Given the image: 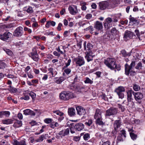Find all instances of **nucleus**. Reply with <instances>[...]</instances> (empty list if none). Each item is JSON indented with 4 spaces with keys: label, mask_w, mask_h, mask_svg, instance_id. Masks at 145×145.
I'll list each match as a JSON object with an SVG mask.
<instances>
[{
    "label": "nucleus",
    "mask_w": 145,
    "mask_h": 145,
    "mask_svg": "<svg viewBox=\"0 0 145 145\" xmlns=\"http://www.w3.org/2000/svg\"><path fill=\"white\" fill-rule=\"evenodd\" d=\"M13 122V120L11 119H8L3 120L2 121V123L4 124H9L12 123Z\"/></svg>",
    "instance_id": "obj_27"
},
{
    "label": "nucleus",
    "mask_w": 145,
    "mask_h": 145,
    "mask_svg": "<svg viewBox=\"0 0 145 145\" xmlns=\"http://www.w3.org/2000/svg\"><path fill=\"white\" fill-rule=\"evenodd\" d=\"M94 27L98 31H101L103 28L102 23L99 21H97L95 23Z\"/></svg>",
    "instance_id": "obj_14"
},
{
    "label": "nucleus",
    "mask_w": 145,
    "mask_h": 145,
    "mask_svg": "<svg viewBox=\"0 0 145 145\" xmlns=\"http://www.w3.org/2000/svg\"><path fill=\"white\" fill-rule=\"evenodd\" d=\"M54 69L53 68H50L48 69L49 71L48 74H50L51 77H53L57 74V72L56 71H54Z\"/></svg>",
    "instance_id": "obj_19"
},
{
    "label": "nucleus",
    "mask_w": 145,
    "mask_h": 145,
    "mask_svg": "<svg viewBox=\"0 0 145 145\" xmlns=\"http://www.w3.org/2000/svg\"><path fill=\"white\" fill-rule=\"evenodd\" d=\"M68 10L70 13L72 15H75L78 13V10L76 6L71 5L69 6Z\"/></svg>",
    "instance_id": "obj_6"
},
{
    "label": "nucleus",
    "mask_w": 145,
    "mask_h": 145,
    "mask_svg": "<svg viewBox=\"0 0 145 145\" xmlns=\"http://www.w3.org/2000/svg\"><path fill=\"white\" fill-rule=\"evenodd\" d=\"M125 90V89L123 87L120 86L116 89L115 91L117 93V94L118 95L121 93L124 92Z\"/></svg>",
    "instance_id": "obj_21"
},
{
    "label": "nucleus",
    "mask_w": 145,
    "mask_h": 145,
    "mask_svg": "<svg viewBox=\"0 0 145 145\" xmlns=\"http://www.w3.org/2000/svg\"><path fill=\"white\" fill-rule=\"evenodd\" d=\"M85 79L86 80L84 81V82L85 83L89 84H91L93 83V81L91 79H90L89 78L86 77V78Z\"/></svg>",
    "instance_id": "obj_33"
},
{
    "label": "nucleus",
    "mask_w": 145,
    "mask_h": 145,
    "mask_svg": "<svg viewBox=\"0 0 145 145\" xmlns=\"http://www.w3.org/2000/svg\"><path fill=\"white\" fill-rule=\"evenodd\" d=\"M111 32L113 35H115L117 34L118 31L115 28H113L112 29Z\"/></svg>",
    "instance_id": "obj_43"
},
{
    "label": "nucleus",
    "mask_w": 145,
    "mask_h": 145,
    "mask_svg": "<svg viewBox=\"0 0 145 145\" xmlns=\"http://www.w3.org/2000/svg\"><path fill=\"white\" fill-rule=\"evenodd\" d=\"M135 65V61H132L130 65H129L127 63L125 65V74L127 75H128L130 70L132 69V67H134Z\"/></svg>",
    "instance_id": "obj_5"
},
{
    "label": "nucleus",
    "mask_w": 145,
    "mask_h": 145,
    "mask_svg": "<svg viewBox=\"0 0 145 145\" xmlns=\"http://www.w3.org/2000/svg\"><path fill=\"white\" fill-rule=\"evenodd\" d=\"M121 125V121L119 120H116L115 121L114 126L115 127L117 128L120 127Z\"/></svg>",
    "instance_id": "obj_30"
},
{
    "label": "nucleus",
    "mask_w": 145,
    "mask_h": 145,
    "mask_svg": "<svg viewBox=\"0 0 145 145\" xmlns=\"http://www.w3.org/2000/svg\"><path fill=\"white\" fill-rule=\"evenodd\" d=\"M92 120L91 119H89L87 120L85 124L86 125L90 126L92 124Z\"/></svg>",
    "instance_id": "obj_32"
},
{
    "label": "nucleus",
    "mask_w": 145,
    "mask_h": 145,
    "mask_svg": "<svg viewBox=\"0 0 145 145\" xmlns=\"http://www.w3.org/2000/svg\"><path fill=\"white\" fill-rule=\"evenodd\" d=\"M65 12V8H63L60 11V13L61 15H63Z\"/></svg>",
    "instance_id": "obj_63"
},
{
    "label": "nucleus",
    "mask_w": 145,
    "mask_h": 145,
    "mask_svg": "<svg viewBox=\"0 0 145 145\" xmlns=\"http://www.w3.org/2000/svg\"><path fill=\"white\" fill-rule=\"evenodd\" d=\"M99 5L101 9L104 10L108 6L109 3L106 1L101 2L99 3Z\"/></svg>",
    "instance_id": "obj_15"
},
{
    "label": "nucleus",
    "mask_w": 145,
    "mask_h": 145,
    "mask_svg": "<svg viewBox=\"0 0 145 145\" xmlns=\"http://www.w3.org/2000/svg\"><path fill=\"white\" fill-rule=\"evenodd\" d=\"M85 58L88 62L93 60V56L92 55L93 53L91 51H87L85 52Z\"/></svg>",
    "instance_id": "obj_10"
},
{
    "label": "nucleus",
    "mask_w": 145,
    "mask_h": 145,
    "mask_svg": "<svg viewBox=\"0 0 145 145\" xmlns=\"http://www.w3.org/2000/svg\"><path fill=\"white\" fill-rule=\"evenodd\" d=\"M31 57L34 61H37L39 59L38 55L37 54H36L35 55H32Z\"/></svg>",
    "instance_id": "obj_35"
},
{
    "label": "nucleus",
    "mask_w": 145,
    "mask_h": 145,
    "mask_svg": "<svg viewBox=\"0 0 145 145\" xmlns=\"http://www.w3.org/2000/svg\"><path fill=\"white\" fill-rule=\"evenodd\" d=\"M135 32L137 37H138V39H140V33L139 30L138 29H136L135 30Z\"/></svg>",
    "instance_id": "obj_53"
},
{
    "label": "nucleus",
    "mask_w": 145,
    "mask_h": 145,
    "mask_svg": "<svg viewBox=\"0 0 145 145\" xmlns=\"http://www.w3.org/2000/svg\"><path fill=\"white\" fill-rule=\"evenodd\" d=\"M86 42H85L84 43V49L85 50H88L89 51H90L89 50L92 47V44H90V43H88L87 45V49H86Z\"/></svg>",
    "instance_id": "obj_22"
},
{
    "label": "nucleus",
    "mask_w": 145,
    "mask_h": 145,
    "mask_svg": "<svg viewBox=\"0 0 145 145\" xmlns=\"http://www.w3.org/2000/svg\"><path fill=\"white\" fill-rule=\"evenodd\" d=\"M121 53L123 56L124 57H125L127 56H130V54L129 53H127L126 51L125 50H122L121 52Z\"/></svg>",
    "instance_id": "obj_39"
},
{
    "label": "nucleus",
    "mask_w": 145,
    "mask_h": 145,
    "mask_svg": "<svg viewBox=\"0 0 145 145\" xmlns=\"http://www.w3.org/2000/svg\"><path fill=\"white\" fill-rule=\"evenodd\" d=\"M117 112V110L116 108L111 107L106 111L105 116H110L116 115Z\"/></svg>",
    "instance_id": "obj_4"
},
{
    "label": "nucleus",
    "mask_w": 145,
    "mask_h": 145,
    "mask_svg": "<svg viewBox=\"0 0 145 145\" xmlns=\"http://www.w3.org/2000/svg\"><path fill=\"white\" fill-rule=\"evenodd\" d=\"M102 112L99 109H97L94 118L95 120H97L102 118Z\"/></svg>",
    "instance_id": "obj_13"
},
{
    "label": "nucleus",
    "mask_w": 145,
    "mask_h": 145,
    "mask_svg": "<svg viewBox=\"0 0 145 145\" xmlns=\"http://www.w3.org/2000/svg\"><path fill=\"white\" fill-rule=\"evenodd\" d=\"M63 136H65L66 135H67L69 133L70 129L69 128H67L66 129L63 130Z\"/></svg>",
    "instance_id": "obj_41"
},
{
    "label": "nucleus",
    "mask_w": 145,
    "mask_h": 145,
    "mask_svg": "<svg viewBox=\"0 0 145 145\" xmlns=\"http://www.w3.org/2000/svg\"><path fill=\"white\" fill-rule=\"evenodd\" d=\"M76 65L80 67L84 65L85 64V61L84 58L82 57H78L75 60Z\"/></svg>",
    "instance_id": "obj_9"
},
{
    "label": "nucleus",
    "mask_w": 145,
    "mask_h": 145,
    "mask_svg": "<svg viewBox=\"0 0 145 145\" xmlns=\"http://www.w3.org/2000/svg\"><path fill=\"white\" fill-rule=\"evenodd\" d=\"M134 92H135L132 90H128L127 91V100H133L132 94H133V95Z\"/></svg>",
    "instance_id": "obj_20"
},
{
    "label": "nucleus",
    "mask_w": 145,
    "mask_h": 145,
    "mask_svg": "<svg viewBox=\"0 0 145 145\" xmlns=\"http://www.w3.org/2000/svg\"><path fill=\"white\" fill-rule=\"evenodd\" d=\"M80 139V137L78 136L75 137L74 138V140L76 141H78Z\"/></svg>",
    "instance_id": "obj_60"
},
{
    "label": "nucleus",
    "mask_w": 145,
    "mask_h": 145,
    "mask_svg": "<svg viewBox=\"0 0 145 145\" xmlns=\"http://www.w3.org/2000/svg\"><path fill=\"white\" fill-rule=\"evenodd\" d=\"M133 95L135 100L139 103L142 102L141 100L143 97V94L140 92H134Z\"/></svg>",
    "instance_id": "obj_3"
},
{
    "label": "nucleus",
    "mask_w": 145,
    "mask_h": 145,
    "mask_svg": "<svg viewBox=\"0 0 145 145\" xmlns=\"http://www.w3.org/2000/svg\"><path fill=\"white\" fill-rule=\"evenodd\" d=\"M71 62V59H68L67 62L65 63V66L63 67V69L66 68L69 66L70 65Z\"/></svg>",
    "instance_id": "obj_46"
},
{
    "label": "nucleus",
    "mask_w": 145,
    "mask_h": 145,
    "mask_svg": "<svg viewBox=\"0 0 145 145\" xmlns=\"http://www.w3.org/2000/svg\"><path fill=\"white\" fill-rule=\"evenodd\" d=\"M130 134L131 138L133 140H135L137 137V135L132 132H130Z\"/></svg>",
    "instance_id": "obj_44"
},
{
    "label": "nucleus",
    "mask_w": 145,
    "mask_h": 145,
    "mask_svg": "<svg viewBox=\"0 0 145 145\" xmlns=\"http://www.w3.org/2000/svg\"><path fill=\"white\" fill-rule=\"evenodd\" d=\"M54 80L55 83L57 84H60L64 80V79L63 77L60 76L59 77H55L54 78Z\"/></svg>",
    "instance_id": "obj_18"
},
{
    "label": "nucleus",
    "mask_w": 145,
    "mask_h": 145,
    "mask_svg": "<svg viewBox=\"0 0 145 145\" xmlns=\"http://www.w3.org/2000/svg\"><path fill=\"white\" fill-rule=\"evenodd\" d=\"M132 100H127L128 103L127 105L130 107H132L134 104L131 101Z\"/></svg>",
    "instance_id": "obj_48"
},
{
    "label": "nucleus",
    "mask_w": 145,
    "mask_h": 145,
    "mask_svg": "<svg viewBox=\"0 0 145 145\" xmlns=\"http://www.w3.org/2000/svg\"><path fill=\"white\" fill-rule=\"evenodd\" d=\"M56 50L58 52H59L61 54H64V52L62 51L61 50L59 46H58V48H56Z\"/></svg>",
    "instance_id": "obj_59"
},
{
    "label": "nucleus",
    "mask_w": 145,
    "mask_h": 145,
    "mask_svg": "<svg viewBox=\"0 0 145 145\" xmlns=\"http://www.w3.org/2000/svg\"><path fill=\"white\" fill-rule=\"evenodd\" d=\"M118 95L120 98L122 99L124 97V94L123 92L118 94Z\"/></svg>",
    "instance_id": "obj_58"
},
{
    "label": "nucleus",
    "mask_w": 145,
    "mask_h": 145,
    "mask_svg": "<svg viewBox=\"0 0 145 145\" xmlns=\"http://www.w3.org/2000/svg\"><path fill=\"white\" fill-rule=\"evenodd\" d=\"M76 109L77 111V114L80 115H82L86 113L85 109L82 106H78L76 107Z\"/></svg>",
    "instance_id": "obj_12"
},
{
    "label": "nucleus",
    "mask_w": 145,
    "mask_h": 145,
    "mask_svg": "<svg viewBox=\"0 0 145 145\" xmlns=\"http://www.w3.org/2000/svg\"><path fill=\"white\" fill-rule=\"evenodd\" d=\"M92 15L90 14H87L86 16V18L87 19H90L92 17Z\"/></svg>",
    "instance_id": "obj_56"
},
{
    "label": "nucleus",
    "mask_w": 145,
    "mask_h": 145,
    "mask_svg": "<svg viewBox=\"0 0 145 145\" xmlns=\"http://www.w3.org/2000/svg\"><path fill=\"white\" fill-rule=\"evenodd\" d=\"M23 34V28L19 27L17 28L15 30L13 35L16 37H20L22 36Z\"/></svg>",
    "instance_id": "obj_8"
},
{
    "label": "nucleus",
    "mask_w": 145,
    "mask_h": 145,
    "mask_svg": "<svg viewBox=\"0 0 145 145\" xmlns=\"http://www.w3.org/2000/svg\"><path fill=\"white\" fill-rule=\"evenodd\" d=\"M104 63L108 67L112 70L116 69L118 71H119L121 69L120 65L116 64V60L114 58H108L105 60Z\"/></svg>",
    "instance_id": "obj_1"
},
{
    "label": "nucleus",
    "mask_w": 145,
    "mask_h": 145,
    "mask_svg": "<svg viewBox=\"0 0 145 145\" xmlns=\"http://www.w3.org/2000/svg\"><path fill=\"white\" fill-rule=\"evenodd\" d=\"M64 72L67 74H69L71 72L70 69L67 68L64 70Z\"/></svg>",
    "instance_id": "obj_52"
},
{
    "label": "nucleus",
    "mask_w": 145,
    "mask_h": 145,
    "mask_svg": "<svg viewBox=\"0 0 145 145\" xmlns=\"http://www.w3.org/2000/svg\"><path fill=\"white\" fill-rule=\"evenodd\" d=\"M105 21L107 24H109V23L111 22L112 21V19L110 18H108L106 19Z\"/></svg>",
    "instance_id": "obj_55"
},
{
    "label": "nucleus",
    "mask_w": 145,
    "mask_h": 145,
    "mask_svg": "<svg viewBox=\"0 0 145 145\" xmlns=\"http://www.w3.org/2000/svg\"><path fill=\"white\" fill-rule=\"evenodd\" d=\"M142 67L143 66L142 63L140 62H139L137 64L135 68L136 69L140 70L142 69Z\"/></svg>",
    "instance_id": "obj_36"
},
{
    "label": "nucleus",
    "mask_w": 145,
    "mask_h": 145,
    "mask_svg": "<svg viewBox=\"0 0 145 145\" xmlns=\"http://www.w3.org/2000/svg\"><path fill=\"white\" fill-rule=\"evenodd\" d=\"M62 24L61 23H60L59 24L58 26L57 27V30L60 31L61 30V27L62 26Z\"/></svg>",
    "instance_id": "obj_57"
},
{
    "label": "nucleus",
    "mask_w": 145,
    "mask_h": 145,
    "mask_svg": "<svg viewBox=\"0 0 145 145\" xmlns=\"http://www.w3.org/2000/svg\"><path fill=\"white\" fill-rule=\"evenodd\" d=\"M53 112L54 113L60 116H62L64 114V113L63 112H61L59 110L54 111H53Z\"/></svg>",
    "instance_id": "obj_31"
},
{
    "label": "nucleus",
    "mask_w": 145,
    "mask_h": 145,
    "mask_svg": "<svg viewBox=\"0 0 145 145\" xmlns=\"http://www.w3.org/2000/svg\"><path fill=\"white\" fill-rule=\"evenodd\" d=\"M57 133L58 135H59L62 137H64V136H63V130L60 131L59 133Z\"/></svg>",
    "instance_id": "obj_62"
},
{
    "label": "nucleus",
    "mask_w": 145,
    "mask_h": 145,
    "mask_svg": "<svg viewBox=\"0 0 145 145\" xmlns=\"http://www.w3.org/2000/svg\"><path fill=\"white\" fill-rule=\"evenodd\" d=\"M74 94L68 91H63L59 94L60 99L62 100L67 101L74 97Z\"/></svg>",
    "instance_id": "obj_2"
},
{
    "label": "nucleus",
    "mask_w": 145,
    "mask_h": 145,
    "mask_svg": "<svg viewBox=\"0 0 145 145\" xmlns=\"http://www.w3.org/2000/svg\"><path fill=\"white\" fill-rule=\"evenodd\" d=\"M14 145H26V144L25 140H23L20 142L16 140L14 142Z\"/></svg>",
    "instance_id": "obj_25"
},
{
    "label": "nucleus",
    "mask_w": 145,
    "mask_h": 145,
    "mask_svg": "<svg viewBox=\"0 0 145 145\" xmlns=\"http://www.w3.org/2000/svg\"><path fill=\"white\" fill-rule=\"evenodd\" d=\"M8 88V90L11 93H15L17 91V89L16 88H14L11 86H9Z\"/></svg>",
    "instance_id": "obj_26"
},
{
    "label": "nucleus",
    "mask_w": 145,
    "mask_h": 145,
    "mask_svg": "<svg viewBox=\"0 0 145 145\" xmlns=\"http://www.w3.org/2000/svg\"><path fill=\"white\" fill-rule=\"evenodd\" d=\"M11 35L12 34L7 32L5 33L3 35L0 34V39L4 41H7L8 40Z\"/></svg>",
    "instance_id": "obj_7"
},
{
    "label": "nucleus",
    "mask_w": 145,
    "mask_h": 145,
    "mask_svg": "<svg viewBox=\"0 0 145 145\" xmlns=\"http://www.w3.org/2000/svg\"><path fill=\"white\" fill-rule=\"evenodd\" d=\"M86 3L85 2L81 3V9L82 10H86L87 8L86 6Z\"/></svg>",
    "instance_id": "obj_38"
},
{
    "label": "nucleus",
    "mask_w": 145,
    "mask_h": 145,
    "mask_svg": "<svg viewBox=\"0 0 145 145\" xmlns=\"http://www.w3.org/2000/svg\"><path fill=\"white\" fill-rule=\"evenodd\" d=\"M3 113L4 115H5L6 117L9 116L10 114V113L8 111H3Z\"/></svg>",
    "instance_id": "obj_54"
},
{
    "label": "nucleus",
    "mask_w": 145,
    "mask_h": 145,
    "mask_svg": "<svg viewBox=\"0 0 145 145\" xmlns=\"http://www.w3.org/2000/svg\"><path fill=\"white\" fill-rule=\"evenodd\" d=\"M53 54L56 56L59 57L60 56V54L58 53L56 51H54L53 52Z\"/></svg>",
    "instance_id": "obj_61"
},
{
    "label": "nucleus",
    "mask_w": 145,
    "mask_h": 145,
    "mask_svg": "<svg viewBox=\"0 0 145 145\" xmlns=\"http://www.w3.org/2000/svg\"><path fill=\"white\" fill-rule=\"evenodd\" d=\"M102 142H103L102 145H110V142L108 141L105 142L104 138L102 139Z\"/></svg>",
    "instance_id": "obj_50"
},
{
    "label": "nucleus",
    "mask_w": 145,
    "mask_h": 145,
    "mask_svg": "<svg viewBox=\"0 0 145 145\" xmlns=\"http://www.w3.org/2000/svg\"><path fill=\"white\" fill-rule=\"evenodd\" d=\"M44 137L45 136L44 135H41L38 139L35 140V141L37 142H41L43 140Z\"/></svg>",
    "instance_id": "obj_37"
},
{
    "label": "nucleus",
    "mask_w": 145,
    "mask_h": 145,
    "mask_svg": "<svg viewBox=\"0 0 145 145\" xmlns=\"http://www.w3.org/2000/svg\"><path fill=\"white\" fill-rule=\"evenodd\" d=\"M52 121V119L50 118H46L44 120V122L47 124L51 123Z\"/></svg>",
    "instance_id": "obj_42"
},
{
    "label": "nucleus",
    "mask_w": 145,
    "mask_h": 145,
    "mask_svg": "<svg viewBox=\"0 0 145 145\" xmlns=\"http://www.w3.org/2000/svg\"><path fill=\"white\" fill-rule=\"evenodd\" d=\"M31 96L33 100H34L36 98V95L34 93L31 92L29 94Z\"/></svg>",
    "instance_id": "obj_49"
},
{
    "label": "nucleus",
    "mask_w": 145,
    "mask_h": 145,
    "mask_svg": "<svg viewBox=\"0 0 145 145\" xmlns=\"http://www.w3.org/2000/svg\"><path fill=\"white\" fill-rule=\"evenodd\" d=\"M6 67V64L2 61H0V69H4Z\"/></svg>",
    "instance_id": "obj_45"
},
{
    "label": "nucleus",
    "mask_w": 145,
    "mask_h": 145,
    "mask_svg": "<svg viewBox=\"0 0 145 145\" xmlns=\"http://www.w3.org/2000/svg\"><path fill=\"white\" fill-rule=\"evenodd\" d=\"M18 116L20 120H22L23 118V115L21 113H18Z\"/></svg>",
    "instance_id": "obj_64"
},
{
    "label": "nucleus",
    "mask_w": 145,
    "mask_h": 145,
    "mask_svg": "<svg viewBox=\"0 0 145 145\" xmlns=\"http://www.w3.org/2000/svg\"><path fill=\"white\" fill-rule=\"evenodd\" d=\"M74 127L77 131H80L84 128V125L82 123H79L76 124Z\"/></svg>",
    "instance_id": "obj_17"
},
{
    "label": "nucleus",
    "mask_w": 145,
    "mask_h": 145,
    "mask_svg": "<svg viewBox=\"0 0 145 145\" xmlns=\"http://www.w3.org/2000/svg\"><path fill=\"white\" fill-rule=\"evenodd\" d=\"M84 139L87 140L89 138V135L88 133L85 134L83 136Z\"/></svg>",
    "instance_id": "obj_47"
},
{
    "label": "nucleus",
    "mask_w": 145,
    "mask_h": 145,
    "mask_svg": "<svg viewBox=\"0 0 145 145\" xmlns=\"http://www.w3.org/2000/svg\"><path fill=\"white\" fill-rule=\"evenodd\" d=\"M3 49L6 52V53L9 56H11L13 54L12 52L10 50L6 48H4Z\"/></svg>",
    "instance_id": "obj_34"
},
{
    "label": "nucleus",
    "mask_w": 145,
    "mask_h": 145,
    "mask_svg": "<svg viewBox=\"0 0 145 145\" xmlns=\"http://www.w3.org/2000/svg\"><path fill=\"white\" fill-rule=\"evenodd\" d=\"M133 88L134 90L135 91H138L140 89V87L136 84H134Z\"/></svg>",
    "instance_id": "obj_40"
},
{
    "label": "nucleus",
    "mask_w": 145,
    "mask_h": 145,
    "mask_svg": "<svg viewBox=\"0 0 145 145\" xmlns=\"http://www.w3.org/2000/svg\"><path fill=\"white\" fill-rule=\"evenodd\" d=\"M133 36V33L132 32L129 31H125L123 38L124 40L127 41L129 39L132 38Z\"/></svg>",
    "instance_id": "obj_11"
},
{
    "label": "nucleus",
    "mask_w": 145,
    "mask_h": 145,
    "mask_svg": "<svg viewBox=\"0 0 145 145\" xmlns=\"http://www.w3.org/2000/svg\"><path fill=\"white\" fill-rule=\"evenodd\" d=\"M49 126L51 128L54 129L56 127H58L59 126V124L57 122L53 121L50 124Z\"/></svg>",
    "instance_id": "obj_24"
},
{
    "label": "nucleus",
    "mask_w": 145,
    "mask_h": 145,
    "mask_svg": "<svg viewBox=\"0 0 145 145\" xmlns=\"http://www.w3.org/2000/svg\"><path fill=\"white\" fill-rule=\"evenodd\" d=\"M28 13H32L33 12V10L32 7L29 6L26 10Z\"/></svg>",
    "instance_id": "obj_51"
},
{
    "label": "nucleus",
    "mask_w": 145,
    "mask_h": 145,
    "mask_svg": "<svg viewBox=\"0 0 145 145\" xmlns=\"http://www.w3.org/2000/svg\"><path fill=\"white\" fill-rule=\"evenodd\" d=\"M24 114L25 115H30L31 116H34L35 115L36 113L33 111L29 109H26L23 111Z\"/></svg>",
    "instance_id": "obj_16"
},
{
    "label": "nucleus",
    "mask_w": 145,
    "mask_h": 145,
    "mask_svg": "<svg viewBox=\"0 0 145 145\" xmlns=\"http://www.w3.org/2000/svg\"><path fill=\"white\" fill-rule=\"evenodd\" d=\"M22 125V122L21 121H17L13 124L14 127H21Z\"/></svg>",
    "instance_id": "obj_29"
},
{
    "label": "nucleus",
    "mask_w": 145,
    "mask_h": 145,
    "mask_svg": "<svg viewBox=\"0 0 145 145\" xmlns=\"http://www.w3.org/2000/svg\"><path fill=\"white\" fill-rule=\"evenodd\" d=\"M95 122L96 124L100 125H103L105 124V123L103 121L102 118L95 120Z\"/></svg>",
    "instance_id": "obj_23"
},
{
    "label": "nucleus",
    "mask_w": 145,
    "mask_h": 145,
    "mask_svg": "<svg viewBox=\"0 0 145 145\" xmlns=\"http://www.w3.org/2000/svg\"><path fill=\"white\" fill-rule=\"evenodd\" d=\"M69 114L71 116H73L75 114V111L74 109L72 108H70L69 109L68 111Z\"/></svg>",
    "instance_id": "obj_28"
}]
</instances>
